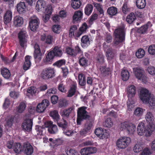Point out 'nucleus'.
Here are the masks:
<instances>
[{
	"label": "nucleus",
	"instance_id": "1",
	"mask_svg": "<svg viewBox=\"0 0 155 155\" xmlns=\"http://www.w3.org/2000/svg\"><path fill=\"white\" fill-rule=\"evenodd\" d=\"M155 129L154 125L148 124L146 128L143 123H140L137 126V132L140 135H144L146 137L150 136Z\"/></svg>",
	"mask_w": 155,
	"mask_h": 155
},
{
	"label": "nucleus",
	"instance_id": "2",
	"mask_svg": "<svg viewBox=\"0 0 155 155\" xmlns=\"http://www.w3.org/2000/svg\"><path fill=\"white\" fill-rule=\"evenodd\" d=\"M87 107L83 106L78 109L77 111V122L78 125L81 124V121L90 117V116L88 115V112L86 110Z\"/></svg>",
	"mask_w": 155,
	"mask_h": 155
},
{
	"label": "nucleus",
	"instance_id": "3",
	"mask_svg": "<svg viewBox=\"0 0 155 155\" xmlns=\"http://www.w3.org/2000/svg\"><path fill=\"white\" fill-rule=\"evenodd\" d=\"M120 128L121 130H126L128 134H133L135 131L136 127L132 123L125 121L121 124Z\"/></svg>",
	"mask_w": 155,
	"mask_h": 155
},
{
	"label": "nucleus",
	"instance_id": "4",
	"mask_svg": "<svg viewBox=\"0 0 155 155\" xmlns=\"http://www.w3.org/2000/svg\"><path fill=\"white\" fill-rule=\"evenodd\" d=\"M131 139L129 137H120L117 141V147L121 149H124L126 148L130 144Z\"/></svg>",
	"mask_w": 155,
	"mask_h": 155
},
{
	"label": "nucleus",
	"instance_id": "5",
	"mask_svg": "<svg viewBox=\"0 0 155 155\" xmlns=\"http://www.w3.org/2000/svg\"><path fill=\"white\" fill-rule=\"evenodd\" d=\"M40 75L43 79H48L54 77L55 73L53 68H49L44 69L41 72Z\"/></svg>",
	"mask_w": 155,
	"mask_h": 155
},
{
	"label": "nucleus",
	"instance_id": "6",
	"mask_svg": "<svg viewBox=\"0 0 155 155\" xmlns=\"http://www.w3.org/2000/svg\"><path fill=\"white\" fill-rule=\"evenodd\" d=\"M133 71L135 76L138 79L145 82L146 81L147 77L145 75L143 69L141 68H133Z\"/></svg>",
	"mask_w": 155,
	"mask_h": 155
},
{
	"label": "nucleus",
	"instance_id": "7",
	"mask_svg": "<svg viewBox=\"0 0 155 155\" xmlns=\"http://www.w3.org/2000/svg\"><path fill=\"white\" fill-rule=\"evenodd\" d=\"M153 95V94H151L148 90L142 88L140 91L139 97L140 100L145 104V103L147 102L148 100Z\"/></svg>",
	"mask_w": 155,
	"mask_h": 155
},
{
	"label": "nucleus",
	"instance_id": "8",
	"mask_svg": "<svg viewBox=\"0 0 155 155\" xmlns=\"http://www.w3.org/2000/svg\"><path fill=\"white\" fill-rule=\"evenodd\" d=\"M39 24V20L36 16L33 15L30 18L29 22V26L31 31H36L38 28Z\"/></svg>",
	"mask_w": 155,
	"mask_h": 155
},
{
	"label": "nucleus",
	"instance_id": "9",
	"mask_svg": "<svg viewBox=\"0 0 155 155\" xmlns=\"http://www.w3.org/2000/svg\"><path fill=\"white\" fill-rule=\"evenodd\" d=\"M114 35L117 39H125V30L124 25L119 27L114 31Z\"/></svg>",
	"mask_w": 155,
	"mask_h": 155
},
{
	"label": "nucleus",
	"instance_id": "10",
	"mask_svg": "<svg viewBox=\"0 0 155 155\" xmlns=\"http://www.w3.org/2000/svg\"><path fill=\"white\" fill-rule=\"evenodd\" d=\"M93 121L91 120H88L85 124L84 128L80 131L81 135H84L89 132L93 127Z\"/></svg>",
	"mask_w": 155,
	"mask_h": 155
},
{
	"label": "nucleus",
	"instance_id": "11",
	"mask_svg": "<svg viewBox=\"0 0 155 155\" xmlns=\"http://www.w3.org/2000/svg\"><path fill=\"white\" fill-rule=\"evenodd\" d=\"M58 126L61 127H62L63 129H64L63 132V133L65 135L68 136H71L74 134L73 131L68 130V129L65 130V129L68 127V123L67 121L64 120L61 122H58Z\"/></svg>",
	"mask_w": 155,
	"mask_h": 155
},
{
	"label": "nucleus",
	"instance_id": "12",
	"mask_svg": "<svg viewBox=\"0 0 155 155\" xmlns=\"http://www.w3.org/2000/svg\"><path fill=\"white\" fill-rule=\"evenodd\" d=\"M23 151L26 155H31L33 152L34 149L30 143L25 142L23 145Z\"/></svg>",
	"mask_w": 155,
	"mask_h": 155
},
{
	"label": "nucleus",
	"instance_id": "13",
	"mask_svg": "<svg viewBox=\"0 0 155 155\" xmlns=\"http://www.w3.org/2000/svg\"><path fill=\"white\" fill-rule=\"evenodd\" d=\"M49 102L48 100L47 99L43 100L41 103L38 104L37 106V111L39 113L43 112L49 105Z\"/></svg>",
	"mask_w": 155,
	"mask_h": 155
},
{
	"label": "nucleus",
	"instance_id": "14",
	"mask_svg": "<svg viewBox=\"0 0 155 155\" xmlns=\"http://www.w3.org/2000/svg\"><path fill=\"white\" fill-rule=\"evenodd\" d=\"M32 125V119H28L25 120L23 123L22 127L27 132H30L31 130Z\"/></svg>",
	"mask_w": 155,
	"mask_h": 155
},
{
	"label": "nucleus",
	"instance_id": "15",
	"mask_svg": "<svg viewBox=\"0 0 155 155\" xmlns=\"http://www.w3.org/2000/svg\"><path fill=\"white\" fill-rule=\"evenodd\" d=\"M96 148L94 147H87L82 149L80 150L81 155H88L96 153Z\"/></svg>",
	"mask_w": 155,
	"mask_h": 155
},
{
	"label": "nucleus",
	"instance_id": "16",
	"mask_svg": "<svg viewBox=\"0 0 155 155\" xmlns=\"http://www.w3.org/2000/svg\"><path fill=\"white\" fill-rule=\"evenodd\" d=\"M95 133L100 139H106L108 138V133L106 132H104L102 128L100 127L97 128L95 131Z\"/></svg>",
	"mask_w": 155,
	"mask_h": 155
},
{
	"label": "nucleus",
	"instance_id": "17",
	"mask_svg": "<svg viewBox=\"0 0 155 155\" xmlns=\"http://www.w3.org/2000/svg\"><path fill=\"white\" fill-rule=\"evenodd\" d=\"M47 125L46 127L48 128V130L49 132L52 134H56L58 131V129L57 126L52 124V122L51 121L47 122Z\"/></svg>",
	"mask_w": 155,
	"mask_h": 155
},
{
	"label": "nucleus",
	"instance_id": "18",
	"mask_svg": "<svg viewBox=\"0 0 155 155\" xmlns=\"http://www.w3.org/2000/svg\"><path fill=\"white\" fill-rule=\"evenodd\" d=\"M90 27V26L87 25L86 23L84 22L80 27L79 31L76 34V36L79 37L82 34L86 33Z\"/></svg>",
	"mask_w": 155,
	"mask_h": 155
},
{
	"label": "nucleus",
	"instance_id": "19",
	"mask_svg": "<svg viewBox=\"0 0 155 155\" xmlns=\"http://www.w3.org/2000/svg\"><path fill=\"white\" fill-rule=\"evenodd\" d=\"M12 17V13L10 9L6 10L4 16V22L5 24L10 23Z\"/></svg>",
	"mask_w": 155,
	"mask_h": 155
},
{
	"label": "nucleus",
	"instance_id": "20",
	"mask_svg": "<svg viewBox=\"0 0 155 155\" xmlns=\"http://www.w3.org/2000/svg\"><path fill=\"white\" fill-rule=\"evenodd\" d=\"M83 12L80 10H78L75 12L73 16V22L80 21L83 18Z\"/></svg>",
	"mask_w": 155,
	"mask_h": 155
},
{
	"label": "nucleus",
	"instance_id": "21",
	"mask_svg": "<svg viewBox=\"0 0 155 155\" xmlns=\"http://www.w3.org/2000/svg\"><path fill=\"white\" fill-rule=\"evenodd\" d=\"M46 7V2L43 0H38L36 5V9L38 12L43 11Z\"/></svg>",
	"mask_w": 155,
	"mask_h": 155
},
{
	"label": "nucleus",
	"instance_id": "22",
	"mask_svg": "<svg viewBox=\"0 0 155 155\" xmlns=\"http://www.w3.org/2000/svg\"><path fill=\"white\" fill-rule=\"evenodd\" d=\"M63 49L61 47L55 46L53 50L51 51L54 54V56L61 57L63 54Z\"/></svg>",
	"mask_w": 155,
	"mask_h": 155
},
{
	"label": "nucleus",
	"instance_id": "23",
	"mask_svg": "<svg viewBox=\"0 0 155 155\" xmlns=\"http://www.w3.org/2000/svg\"><path fill=\"white\" fill-rule=\"evenodd\" d=\"M31 45H34L35 51L34 54V57L35 59L38 58L40 60V56L41 54V52L39 45L37 43L35 42L33 43Z\"/></svg>",
	"mask_w": 155,
	"mask_h": 155
},
{
	"label": "nucleus",
	"instance_id": "24",
	"mask_svg": "<svg viewBox=\"0 0 155 155\" xmlns=\"http://www.w3.org/2000/svg\"><path fill=\"white\" fill-rule=\"evenodd\" d=\"M16 8L18 12L20 14L25 13L27 9L25 3L24 2H21L18 4Z\"/></svg>",
	"mask_w": 155,
	"mask_h": 155
},
{
	"label": "nucleus",
	"instance_id": "25",
	"mask_svg": "<svg viewBox=\"0 0 155 155\" xmlns=\"http://www.w3.org/2000/svg\"><path fill=\"white\" fill-rule=\"evenodd\" d=\"M23 19L22 18L16 16L14 18L13 24L16 27L21 26L23 24Z\"/></svg>",
	"mask_w": 155,
	"mask_h": 155
},
{
	"label": "nucleus",
	"instance_id": "26",
	"mask_svg": "<svg viewBox=\"0 0 155 155\" xmlns=\"http://www.w3.org/2000/svg\"><path fill=\"white\" fill-rule=\"evenodd\" d=\"M127 94L129 97H134L136 94V87L134 85H131L128 86L127 88Z\"/></svg>",
	"mask_w": 155,
	"mask_h": 155
},
{
	"label": "nucleus",
	"instance_id": "27",
	"mask_svg": "<svg viewBox=\"0 0 155 155\" xmlns=\"http://www.w3.org/2000/svg\"><path fill=\"white\" fill-rule=\"evenodd\" d=\"M54 57V54L51 51L49 52L46 55L45 58L43 60L44 64H50L52 61Z\"/></svg>",
	"mask_w": 155,
	"mask_h": 155
},
{
	"label": "nucleus",
	"instance_id": "28",
	"mask_svg": "<svg viewBox=\"0 0 155 155\" xmlns=\"http://www.w3.org/2000/svg\"><path fill=\"white\" fill-rule=\"evenodd\" d=\"M145 118L146 121L149 123L148 124L154 125L153 124L154 120V116L151 112L147 111L145 115Z\"/></svg>",
	"mask_w": 155,
	"mask_h": 155
},
{
	"label": "nucleus",
	"instance_id": "29",
	"mask_svg": "<svg viewBox=\"0 0 155 155\" xmlns=\"http://www.w3.org/2000/svg\"><path fill=\"white\" fill-rule=\"evenodd\" d=\"M31 57L29 55H27L25 57V62L23 65L24 70H27L30 67L31 62L30 61Z\"/></svg>",
	"mask_w": 155,
	"mask_h": 155
},
{
	"label": "nucleus",
	"instance_id": "30",
	"mask_svg": "<svg viewBox=\"0 0 155 155\" xmlns=\"http://www.w3.org/2000/svg\"><path fill=\"white\" fill-rule=\"evenodd\" d=\"M79 84L81 86H84L86 84V80L85 75L81 73L78 75Z\"/></svg>",
	"mask_w": 155,
	"mask_h": 155
},
{
	"label": "nucleus",
	"instance_id": "31",
	"mask_svg": "<svg viewBox=\"0 0 155 155\" xmlns=\"http://www.w3.org/2000/svg\"><path fill=\"white\" fill-rule=\"evenodd\" d=\"M145 104H149V107L151 109L155 108V98L153 95L151 96V97L148 100L147 103H145Z\"/></svg>",
	"mask_w": 155,
	"mask_h": 155
},
{
	"label": "nucleus",
	"instance_id": "32",
	"mask_svg": "<svg viewBox=\"0 0 155 155\" xmlns=\"http://www.w3.org/2000/svg\"><path fill=\"white\" fill-rule=\"evenodd\" d=\"M106 56L108 60H111L115 56L114 51L111 48L107 50L106 51Z\"/></svg>",
	"mask_w": 155,
	"mask_h": 155
},
{
	"label": "nucleus",
	"instance_id": "33",
	"mask_svg": "<svg viewBox=\"0 0 155 155\" xmlns=\"http://www.w3.org/2000/svg\"><path fill=\"white\" fill-rule=\"evenodd\" d=\"M72 110V108H69L67 109L63 110L60 113V114L63 118H67L68 117L70 114Z\"/></svg>",
	"mask_w": 155,
	"mask_h": 155
},
{
	"label": "nucleus",
	"instance_id": "34",
	"mask_svg": "<svg viewBox=\"0 0 155 155\" xmlns=\"http://www.w3.org/2000/svg\"><path fill=\"white\" fill-rule=\"evenodd\" d=\"M49 115L55 120L57 122L60 119V117L57 110H54L51 111Z\"/></svg>",
	"mask_w": 155,
	"mask_h": 155
},
{
	"label": "nucleus",
	"instance_id": "35",
	"mask_svg": "<svg viewBox=\"0 0 155 155\" xmlns=\"http://www.w3.org/2000/svg\"><path fill=\"white\" fill-rule=\"evenodd\" d=\"M13 149L16 153H19L23 150V146L19 143H15L14 144Z\"/></svg>",
	"mask_w": 155,
	"mask_h": 155
},
{
	"label": "nucleus",
	"instance_id": "36",
	"mask_svg": "<svg viewBox=\"0 0 155 155\" xmlns=\"http://www.w3.org/2000/svg\"><path fill=\"white\" fill-rule=\"evenodd\" d=\"M81 2L80 0H71V6L74 9H77L80 7Z\"/></svg>",
	"mask_w": 155,
	"mask_h": 155
},
{
	"label": "nucleus",
	"instance_id": "37",
	"mask_svg": "<svg viewBox=\"0 0 155 155\" xmlns=\"http://www.w3.org/2000/svg\"><path fill=\"white\" fill-rule=\"evenodd\" d=\"M136 5L139 8L143 9L145 8L146 5L145 0H136Z\"/></svg>",
	"mask_w": 155,
	"mask_h": 155
},
{
	"label": "nucleus",
	"instance_id": "38",
	"mask_svg": "<svg viewBox=\"0 0 155 155\" xmlns=\"http://www.w3.org/2000/svg\"><path fill=\"white\" fill-rule=\"evenodd\" d=\"M1 73L3 77L7 79H8L11 76V74L9 70L6 68L1 69Z\"/></svg>",
	"mask_w": 155,
	"mask_h": 155
},
{
	"label": "nucleus",
	"instance_id": "39",
	"mask_svg": "<svg viewBox=\"0 0 155 155\" xmlns=\"http://www.w3.org/2000/svg\"><path fill=\"white\" fill-rule=\"evenodd\" d=\"M28 37L27 31L24 30H21L18 34V39H27Z\"/></svg>",
	"mask_w": 155,
	"mask_h": 155
},
{
	"label": "nucleus",
	"instance_id": "40",
	"mask_svg": "<svg viewBox=\"0 0 155 155\" xmlns=\"http://www.w3.org/2000/svg\"><path fill=\"white\" fill-rule=\"evenodd\" d=\"M77 86L75 84L72 85L68 93L67 97H72L73 96L76 92Z\"/></svg>",
	"mask_w": 155,
	"mask_h": 155
},
{
	"label": "nucleus",
	"instance_id": "41",
	"mask_svg": "<svg viewBox=\"0 0 155 155\" xmlns=\"http://www.w3.org/2000/svg\"><path fill=\"white\" fill-rule=\"evenodd\" d=\"M107 12L108 14L110 15H115L117 13V8L114 6L108 8Z\"/></svg>",
	"mask_w": 155,
	"mask_h": 155
},
{
	"label": "nucleus",
	"instance_id": "42",
	"mask_svg": "<svg viewBox=\"0 0 155 155\" xmlns=\"http://www.w3.org/2000/svg\"><path fill=\"white\" fill-rule=\"evenodd\" d=\"M93 10L92 5L91 4H87L84 8V13L86 15L89 16L92 13Z\"/></svg>",
	"mask_w": 155,
	"mask_h": 155
},
{
	"label": "nucleus",
	"instance_id": "43",
	"mask_svg": "<svg viewBox=\"0 0 155 155\" xmlns=\"http://www.w3.org/2000/svg\"><path fill=\"white\" fill-rule=\"evenodd\" d=\"M100 71L101 73L103 76H105L107 75L110 73L111 70L109 68L102 67L100 68Z\"/></svg>",
	"mask_w": 155,
	"mask_h": 155
},
{
	"label": "nucleus",
	"instance_id": "44",
	"mask_svg": "<svg viewBox=\"0 0 155 155\" xmlns=\"http://www.w3.org/2000/svg\"><path fill=\"white\" fill-rule=\"evenodd\" d=\"M121 76L123 80L126 81L128 80L130 76L129 72L127 70L123 69L122 71Z\"/></svg>",
	"mask_w": 155,
	"mask_h": 155
},
{
	"label": "nucleus",
	"instance_id": "45",
	"mask_svg": "<svg viewBox=\"0 0 155 155\" xmlns=\"http://www.w3.org/2000/svg\"><path fill=\"white\" fill-rule=\"evenodd\" d=\"M88 60L85 57H82L80 58L79 61V63L80 65L84 67H85L87 65Z\"/></svg>",
	"mask_w": 155,
	"mask_h": 155
},
{
	"label": "nucleus",
	"instance_id": "46",
	"mask_svg": "<svg viewBox=\"0 0 155 155\" xmlns=\"http://www.w3.org/2000/svg\"><path fill=\"white\" fill-rule=\"evenodd\" d=\"M135 18L134 14L131 13L127 16L126 20L128 23L131 24L134 20Z\"/></svg>",
	"mask_w": 155,
	"mask_h": 155
},
{
	"label": "nucleus",
	"instance_id": "47",
	"mask_svg": "<svg viewBox=\"0 0 155 155\" xmlns=\"http://www.w3.org/2000/svg\"><path fill=\"white\" fill-rule=\"evenodd\" d=\"M26 107L25 104L24 102H21L17 107V111L19 113H22L25 110Z\"/></svg>",
	"mask_w": 155,
	"mask_h": 155
},
{
	"label": "nucleus",
	"instance_id": "48",
	"mask_svg": "<svg viewBox=\"0 0 155 155\" xmlns=\"http://www.w3.org/2000/svg\"><path fill=\"white\" fill-rule=\"evenodd\" d=\"M145 54V52L144 50L141 48L139 49L136 53V57L139 58H142Z\"/></svg>",
	"mask_w": 155,
	"mask_h": 155
},
{
	"label": "nucleus",
	"instance_id": "49",
	"mask_svg": "<svg viewBox=\"0 0 155 155\" xmlns=\"http://www.w3.org/2000/svg\"><path fill=\"white\" fill-rule=\"evenodd\" d=\"M104 126L107 127H110L113 125V121L110 118H108L105 120L103 124Z\"/></svg>",
	"mask_w": 155,
	"mask_h": 155
},
{
	"label": "nucleus",
	"instance_id": "50",
	"mask_svg": "<svg viewBox=\"0 0 155 155\" xmlns=\"http://www.w3.org/2000/svg\"><path fill=\"white\" fill-rule=\"evenodd\" d=\"M66 52L68 54L71 55L73 57L76 55V52L71 48L68 47L66 49Z\"/></svg>",
	"mask_w": 155,
	"mask_h": 155
},
{
	"label": "nucleus",
	"instance_id": "51",
	"mask_svg": "<svg viewBox=\"0 0 155 155\" xmlns=\"http://www.w3.org/2000/svg\"><path fill=\"white\" fill-rule=\"evenodd\" d=\"M143 149L142 145L140 143L136 144L134 147L133 150L135 153H138L141 151Z\"/></svg>",
	"mask_w": 155,
	"mask_h": 155
},
{
	"label": "nucleus",
	"instance_id": "52",
	"mask_svg": "<svg viewBox=\"0 0 155 155\" xmlns=\"http://www.w3.org/2000/svg\"><path fill=\"white\" fill-rule=\"evenodd\" d=\"M123 12L124 14H127L130 11V8L128 6L127 3H124L122 8Z\"/></svg>",
	"mask_w": 155,
	"mask_h": 155
},
{
	"label": "nucleus",
	"instance_id": "53",
	"mask_svg": "<svg viewBox=\"0 0 155 155\" xmlns=\"http://www.w3.org/2000/svg\"><path fill=\"white\" fill-rule=\"evenodd\" d=\"M148 28L147 25H144L141 27L138 30V32L142 34L146 33L147 32Z\"/></svg>",
	"mask_w": 155,
	"mask_h": 155
},
{
	"label": "nucleus",
	"instance_id": "54",
	"mask_svg": "<svg viewBox=\"0 0 155 155\" xmlns=\"http://www.w3.org/2000/svg\"><path fill=\"white\" fill-rule=\"evenodd\" d=\"M94 7L96 8L100 13L104 15V12L102 9V6L100 4L96 3H94Z\"/></svg>",
	"mask_w": 155,
	"mask_h": 155
},
{
	"label": "nucleus",
	"instance_id": "55",
	"mask_svg": "<svg viewBox=\"0 0 155 155\" xmlns=\"http://www.w3.org/2000/svg\"><path fill=\"white\" fill-rule=\"evenodd\" d=\"M143 113V109L140 107L137 108L134 112V115L137 117L141 116Z\"/></svg>",
	"mask_w": 155,
	"mask_h": 155
},
{
	"label": "nucleus",
	"instance_id": "56",
	"mask_svg": "<svg viewBox=\"0 0 155 155\" xmlns=\"http://www.w3.org/2000/svg\"><path fill=\"white\" fill-rule=\"evenodd\" d=\"M148 52L151 55H154L155 54V45H150L148 48Z\"/></svg>",
	"mask_w": 155,
	"mask_h": 155
},
{
	"label": "nucleus",
	"instance_id": "57",
	"mask_svg": "<svg viewBox=\"0 0 155 155\" xmlns=\"http://www.w3.org/2000/svg\"><path fill=\"white\" fill-rule=\"evenodd\" d=\"M98 18V15L96 13L93 14L91 16L90 19L89 20V23L90 25H91L93 22Z\"/></svg>",
	"mask_w": 155,
	"mask_h": 155
},
{
	"label": "nucleus",
	"instance_id": "58",
	"mask_svg": "<svg viewBox=\"0 0 155 155\" xmlns=\"http://www.w3.org/2000/svg\"><path fill=\"white\" fill-rule=\"evenodd\" d=\"M53 32L56 33H59L61 31V26L59 25H54L52 27Z\"/></svg>",
	"mask_w": 155,
	"mask_h": 155
},
{
	"label": "nucleus",
	"instance_id": "59",
	"mask_svg": "<svg viewBox=\"0 0 155 155\" xmlns=\"http://www.w3.org/2000/svg\"><path fill=\"white\" fill-rule=\"evenodd\" d=\"M67 101L64 99H61L59 100V106L60 107H65L68 105Z\"/></svg>",
	"mask_w": 155,
	"mask_h": 155
},
{
	"label": "nucleus",
	"instance_id": "60",
	"mask_svg": "<svg viewBox=\"0 0 155 155\" xmlns=\"http://www.w3.org/2000/svg\"><path fill=\"white\" fill-rule=\"evenodd\" d=\"M37 89L36 88L34 87H29L27 90V92L28 94H30L31 95L33 96L36 92Z\"/></svg>",
	"mask_w": 155,
	"mask_h": 155
},
{
	"label": "nucleus",
	"instance_id": "61",
	"mask_svg": "<svg viewBox=\"0 0 155 155\" xmlns=\"http://www.w3.org/2000/svg\"><path fill=\"white\" fill-rule=\"evenodd\" d=\"M45 9V14L51 15L52 11V6L51 5H48L47 6Z\"/></svg>",
	"mask_w": 155,
	"mask_h": 155
},
{
	"label": "nucleus",
	"instance_id": "62",
	"mask_svg": "<svg viewBox=\"0 0 155 155\" xmlns=\"http://www.w3.org/2000/svg\"><path fill=\"white\" fill-rule=\"evenodd\" d=\"M81 45L82 47H85L90 44V41L89 39H81Z\"/></svg>",
	"mask_w": 155,
	"mask_h": 155
},
{
	"label": "nucleus",
	"instance_id": "63",
	"mask_svg": "<svg viewBox=\"0 0 155 155\" xmlns=\"http://www.w3.org/2000/svg\"><path fill=\"white\" fill-rule=\"evenodd\" d=\"M66 153L68 155H79V154L77 151L72 149L66 151Z\"/></svg>",
	"mask_w": 155,
	"mask_h": 155
},
{
	"label": "nucleus",
	"instance_id": "64",
	"mask_svg": "<svg viewBox=\"0 0 155 155\" xmlns=\"http://www.w3.org/2000/svg\"><path fill=\"white\" fill-rule=\"evenodd\" d=\"M147 71L151 75H155V68L153 66L148 67L147 69Z\"/></svg>",
	"mask_w": 155,
	"mask_h": 155
}]
</instances>
